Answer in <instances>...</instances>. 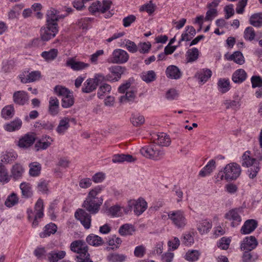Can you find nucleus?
Segmentation results:
<instances>
[{"mask_svg": "<svg viewBox=\"0 0 262 262\" xmlns=\"http://www.w3.org/2000/svg\"><path fill=\"white\" fill-rule=\"evenodd\" d=\"M57 226L54 223H50L45 226L43 231L39 233V236L41 238L49 236L54 234L57 231Z\"/></svg>", "mask_w": 262, "mask_h": 262, "instance_id": "nucleus-24", "label": "nucleus"}, {"mask_svg": "<svg viewBox=\"0 0 262 262\" xmlns=\"http://www.w3.org/2000/svg\"><path fill=\"white\" fill-rule=\"evenodd\" d=\"M17 156L13 152H8L1 156V162L2 163H11L15 161Z\"/></svg>", "mask_w": 262, "mask_h": 262, "instance_id": "nucleus-40", "label": "nucleus"}, {"mask_svg": "<svg viewBox=\"0 0 262 262\" xmlns=\"http://www.w3.org/2000/svg\"><path fill=\"white\" fill-rule=\"evenodd\" d=\"M141 77L142 79L146 83H149L154 81L156 78V74L155 72L152 71H148L143 72L141 73Z\"/></svg>", "mask_w": 262, "mask_h": 262, "instance_id": "nucleus-35", "label": "nucleus"}, {"mask_svg": "<svg viewBox=\"0 0 262 262\" xmlns=\"http://www.w3.org/2000/svg\"><path fill=\"white\" fill-rule=\"evenodd\" d=\"M130 120L132 124L135 126H140L145 122L144 116L139 114H132Z\"/></svg>", "mask_w": 262, "mask_h": 262, "instance_id": "nucleus-41", "label": "nucleus"}, {"mask_svg": "<svg viewBox=\"0 0 262 262\" xmlns=\"http://www.w3.org/2000/svg\"><path fill=\"white\" fill-rule=\"evenodd\" d=\"M58 50L55 49H51L49 51H44L41 53L42 57L46 60L54 59L57 56Z\"/></svg>", "mask_w": 262, "mask_h": 262, "instance_id": "nucleus-46", "label": "nucleus"}, {"mask_svg": "<svg viewBox=\"0 0 262 262\" xmlns=\"http://www.w3.org/2000/svg\"><path fill=\"white\" fill-rule=\"evenodd\" d=\"M35 140L34 135H26L24 137L19 139L18 145L20 148H27L31 146Z\"/></svg>", "mask_w": 262, "mask_h": 262, "instance_id": "nucleus-20", "label": "nucleus"}, {"mask_svg": "<svg viewBox=\"0 0 262 262\" xmlns=\"http://www.w3.org/2000/svg\"><path fill=\"white\" fill-rule=\"evenodd\" d=\"M112 90L110 85L103 83L101 85L97 92V96L99 99H103L105 96H108Z\"/></svg>", "mask_w": 262, "mask_h": 262, "instance_id": "nucleus-32", "label": "nucleus"}, {"mask_svg": "<svg viewBox=\"0 0 262 262\" xmlns=\"http://www.w3.org/2000/svg\"><path fill=\"white\" fill-rule=\"evenodd\" d=\"M14 102L19 105H24L29 100L27 93L24 91L14 92L13 96Z\"/></svg>", "mask_w": 262, "mask_h": 262, "instance_id": "nucleus-17", "label": "nucleus"}, {"mask_svg": "<svg viewBox=\"0 0 262 262\" xmlns=\"http://www.w3.org/2000/svg\"><path fill=\"white\" fill-rule=\"evenodd\" d=\"M54 90L56 95L58 96H61L62 98L67 96V95L71 93L68 89L61 85H56Z\"/></svg>", "mask_w": 262, "mask_h": 262, "instance_id": "nucleus-50", "label": "nucleus"}, {"mask_svg": "<svg viewBox=\"0 0 262 262\" xmlns=\"http://www.w3.org/2000/svg\"><path fill=\"white\" fill-rule=\"evenodd\" d=\"M257 227V222L253 219L246 221L241 228V233L242 234H248L253 232Z\"/></svg>", "mask_w": 262, "mask_h": 262, "instance_id": "nucleus-15", "label": "nucleus"}, {"mask_svg": "<svg viewBox=\"0 0 262 262\" xmlns=\"http://www.w3.org/2000/svg\"><path fill=\"white\" fill-rule=\"evenodd\" d=\"M215 168V165H206L199 172L201 177H205L209 175Z\"/></svg>", "mask_w": 262, "mask_h": 262, "instance_id": "nucleus-53", "label": "nucleus"}, {"mask_svg": "<svg viewBox=\"0 0 262 262\" xmlns=\"http://www.w3.org/2000/svg\"><path fill=\"white\" fill-rule=\"evenodd\" d=\"M225 217L228 220L231 221V226L235 227L238 225L242 221V219L238 210L236 209H232L225 214Z\"/></svg>", "mask_w": 262, "mask_h": 262, "instance_id": "nucleus-12", "label": "nucleus"}, {"mask_svg": "<svg viewBox=\"0 0 262 262\" xmlns=\"http://www.w3.org/2000/svg\"><path fill=\"white\" fill-rule=\"evenodd\" d=\"M112 2L108 0H103L102 3H100V7L99 8L100 12L104 13L108 11L111 8Z\"/></svg>", "mask_w": 262, "mask_h": 262, "instance_id": "nucleus-64", "label": "nucleus"}, {"mask_svg": "<svg viewBox=\"0 0 262 262\" xmlns=\"http://www.w3.org/2000/svg\"><path fill=\"white\" fill-rule=\"evenodd\" d=\"M250 23L254 27H260L262 25V16L260 13H255L250 18Z\"/></svg>", "mask_w": 262, "mask_h": 262, "instance_id": "nucleus-45", "label": "nucleus"}, {"mask_svg": "<svg viewBox=\"0 0 262 262\" xmlns=\"http://www.w3.org/2000/svg\"><path fill=\"white\" fill-rule=\"evenodd\" d=\"M106 258L109 262H123L126 260V256L122 254L112 253L109 254Z\"/></svg>", "mask_w": 262, "mask_h": 262, "instance_id": "nucleus-33", "label": "nucleus"}, {"mask_svg": "<svg viewBox=\"0 0 262 262\" xmlns=\"http://www.w3.org/2000/svg\"><path fill=\"white\" fill-rule=\"evenodd\" d=\"M229 59L233 60L235 62L239 64H243L245 62V59L243 54L239 51H236L232 54Z\"/></svg>", "mask_w": 262, "mask_h": 262, "instance_id": "nucleus-48", "label": "nucleus"}, {"mask_svg": "<svg viewBox=\"0 0 262 262\" xmlns=\"http://www.w3.org/2000/svg\"><path fill=\"white\" fill-rule=\"evenodd\" d=\"M22 122L20 119H17L7 124L5 126V129L8 132H13L17 130L21 127Z\"/></svg>", "mask_w": 262, "mask_h": 262, "instance_id": "nucleus-37", "label": "nucleus"}, {"mask_svg": "<svg viewBox=\"0 0 262 262\" xmlns=\"http://www.w3.org/2000/svg\"><path fill=\"white\" fill-rule=\"evenodd\" d=\"M247 77V74L245 71L240 69L236 70L232 74V80L236 83H241L244 82Z\"/></svg>", "mask_w": 262, "mask_h": 262, "instance_id": "nucleus-22", "label": "nucleus"}, {"mask_svg": "<svg viewBox=\"0 0 262 262\" xmlns=\"http://www.w3.org/2000/svg\"><path fill=\"white\" fill-rule=\"evenodd\" d=\"M59 12L54 8H51L46 13L47 25L52 26H58L57 21L59 20Z\"/></svg>", "mask_w": 262, "mask_h": 262, "instance_id": "nucleus-10", "label": "nucleus"}, {"mask_svg": "<svg viewBox=\"0 0 262 262\" xmlns=\"http://www.w3.org/2000/svg\"><path fill=\"white\" fill-rule=\"evenodd\" d=\"M200 253L197 250H191L188 251L185 255V259L190 261H194L198 259Z\"/></svg>", "mask_w": 262, "mask_h": 262, "instance_id": "nucleus-54", "label": "nucleus"}, {"mask_svg": "<svg viewBox=\"0 0 262 262\" xmlns=\"http://www.w3.org/2000/svg\"><path fill=\"white\" fill-rule=\"evenodd\" d=\"M65 255L64 251L53 250L49 252L47 256L49 262H57L63 258Z\"/></svg>", "mask_w": 262, "mask_h": 262, "instance_id": "nucleus-25", "label": "nucleus"}, {"mask_svg": "<svg viewBox=\"0 0 262 262\" xmlns=\"http://www.w3.org/2000/svg\"><path fill=\"white\" fill-rule=\"evenodd\" d=\"M125 70L124 67L119 66H112L110 68L109 71L110 72L116 76L114 78L111 79L112 81H118L121 78V75L124 73Z\"/></svg>", "mask_w": 262, "mask_h": 262, "instance_id": "nucleus-30", "label": "nucleus"}, {"mask_svg": "<svg viewBox=\"0 0 262 262\" xmlns=\"http://www.w3.org/2000/svg\"><path fill=\"white\" fill-rule=\"evenodd\" d=\"M75 121V119L63 117L59 120V124L56 129L59 135H63L69 128L70 121Z\"/></svg>", "mask_w": 262, "mask_h": 262, "instance_id": "nucleus-14", "label": "nucleus"}, {"mask_svg": "<svg viewBox=\"0 0 262 262\" xmlns=\"http://www.w3.org/2000/svg\"><path fill=\"white\" fill-rule=\"evenodd\" d=\"M231 242V239L229 238L226 237H222L217 243L219 248L223 250H227L228 249Z\"/></svg>", "mask_w": 262, "mask_h": 262, "instance_id": "nucleus-55", "label": "nucleus"}, {"mask_svg": "<svg viewBox=\"0 0 262 262\" xmlns=\"http://www.w3.org/2000/svg\"><path fill=\"white\" fill-rule=\"evenodd\" d=\"M95 82V83L97 84V86L103 82L106 81H112L111 77L110 75H107L104 76L102 74H96L95 75L93 78H92Z\"/></svg>", "mask_w": 262, "mask_h": 262, "instance_id": "nucleus-44", "label": "nucleus"}, {"mask_svg": "<svg viewBox=\"0 0 262 262\" xmlns=\"http://www.w3.org/2000/svg\"><path fill=\"white\" fill-rule=\"evenodd\" d=\"M23 198L28 199L33 195V191L31 185L27 182L21 183L19 185Z\"/></svg>", "mask_w": 262, "mask_h": 262, "instance_id": "nucleus-23", "label": "nucleus"}, {"mask_svg": "<svg viewBox=\"0 0 262 262\" xmlns=\"http://www.w3.org/2000/svg\"><path fill=\"white\" fill-rule=\"evenodd\" d=\"M153 138L156 143L160 146H168L171 142L169 136L164 133L155 134Z\"/></svg>", "mask_w": 262, "mask_h": 262, "instance_id": "nucleus-16", "label": "nucleus"}, {"mask_svg": "<svg viewBox=\"0 0 262 262\" xmlns=\"http://www.w3.org/2000/svg\"><path fill=\"white\" fill-rule=\"evenodd\" d=\"M75 260L77 262H93L90 259V255L88 251L77 255Z\"/></svg>", "mask_w": 262, "mask_h": 262, "instance_id": "nucleus-58", "label": "nucleus"}, {"mask_svg": "<svg viewBox=\"0 0 262 262\" xmlns=\"http://www.w3.org/2000/svg\"><path fill=\"white\" fill-rule=\"evenodd\" d=\"M212 227V224L207 220H203L198 225V230L201 234L208 232Z\"/></svg>", "mask_w": 262, "mask_h": 262, "instance_id": "nucleus-38", "label": "nucleus"}, {"mask_svg": "<svg viewBox=\"0 0 262 262\" xmlns=\"http://www.w3.org/2000/svg\"><path fill=\"white\" fill-rule=\"evenodd\" d=\"M18 201V198L17 194L15 193H12L7 197L5 204L7 207H11L17 204Z\"/></svg>", "mask_w": 262, "mask_h": 262, "instance_id": "nucleus-47", "label": "nucleus"}, {"mask_svg": "<svg viewBox=\"0 0 262 262\" xmlns=\"http://www.w3.org/2000/svg\"><path fill=\"white\" fill-rule=\"evenodd\" d=\"M126 49L130 53H136L138 50V47L134 42L128 39H125L123 41Z\"/></svg>", "mask_w": 262, "mask_h": 262, "instance_id": "nucleus-52", "label": "nucleus"}, {"mask_svg": "<svg viewBox=\"0 0 262 262\" xmlns=\"http://www.w3.org/2000/svg\"><path fill=\"white\" fill-rule=\"evenodd\" d=\"M112 161L113 163H134L139 162L136 156L124 154H118L113 155Z\"/></svg>", "mask_w": 262, "mask_h": 262, "instance_id": "nucleus-7", "label": "nucleus"}, {"mask_svg": "<svg viewBox=\"0 0 262 262\" xmlns=\"http://www.w3.org/2000/svg\"><path fill=\"white\" fill-rule=\"evenodd\" d=\"M156 8V4L152 3V1H150L149 3L141 6L139 10L141 12L146 11L149 15H150L154 12Z\"/></svg>", "mask_w": 262, "mask_h": 262, "instance_id": "nucleus-43", "label": "nucleus"}, {"mask_svg": "<svg viewBox=\"0 0 262 262\" xmlns=\"http://www.w3.org/2000/svg\"><path fill=\"white\" fill-rule=\"evenodd\" d=\"M140 153L144 157L155 160L159 159L164 154L161 148L154 144L142 147L140 149Z\"/></svg>", "mask_w": 262, "mask_h": 262, "instance_id": "nucleus-2", "label": "nucleus"}, {"mask_svg": "<svg viewBox=\"0 0 262 262\" xmlns=\"http://www.w3.org/2000/svg\"><path fill=\"white\" fill-rule=\"evenodd\" d=\"M41 169L40 165H31L29 169V174L32 177L38 176L40 173Z\"/></svg>", "mask_w": 262, "mask_h": 262, "instance_id": "nucleus-60", "label": "nucleus"}, {"mask_svg": "<svg viewBox=\"0 0 262 262\" xmlns=\"http://www.w3.org/2000/svg\"><path fill=\"white\" fill-rule=\"evenodd\" d=\"M11 177V175H9L5 165H0V182L3 184L7 183L9 182Z\"/></svg>", "mask_w": 262, "mask_h": 262, "instance_id": "nucleus-39", "label": "nucleus"}, {"mask_svg": "<svg viewBox=\"0 0 262 262\" xmlns=\"http://www.w3.org/2000/svg\"><path fill=\"white\" fill-rule=\"evenodd\" d=\"M14 115V107L13 105L6 106L2 111V115L5 118H11Z\"/></svg>", "mask_w": 262, "mask_h": 262, "instance_id": "nucleus-51", "label": "nucleus"}, {"mask_svg": "<svg viewBox=\"0 0 262 262\" xmlns=\"http://www.w3.org/2000/svg\"><path fill=\"white\" fill-rule=\"evenodd\" d=\"M212 72L210 70L206 69L198 71L194 75V77L199 80L201 84L205 83L211 76Z\"/></svg>", "mask_w": 262, "mask_h": 262, "instance_id": "nucleus-18", "label": "nucleus"}, {"mask_svg": "<svg viewBox=\"0 0 262 262\" xmlns=\"http://www.w3.org/2000/svg\"><path fill=\"white\" fill-rule=\"evenodd\" d=\"M71 250L79 254L88 251V247L85 242L81 240L73 242L70 245Z\"/></svg>", "mask_w": 262, "mask_h": 262, "instance_id": "nucleus-13", "label": "nucleus"}, {"mask_svg": "<svg viewBox=\"0 0 262 262\" xmlns=\"http://www.w3.org/2000/svg\"><path fill=\"white\" fill-rule=\"evenodd\" d=\"M24 172V169L20 165H13L11 169V177L15 180L20 179Z\"/></svg>", "mask_w": 262, "mask_h": 262, "instance_id": "nucleus-34", "label": "nucleus"}, {"mask_svg": "<svg viewBox=\"0 0 262 262\" xmlns=\"http://www.w3.org/2000/svg\"><path fill=\"white\" fill-rule=\"evenodd\" d=\"M246 167L248 168L247 170V173L249 175V177L253 179L254 178L257 174L258 171L259 170V167L255 166V165H245Z\"/></svg>", "mask_w": 262, "mask_h": 262, "instance_id": "nucleus-57", "label": "nucleus"}, {"mask_svg": "<svg viewBox=\"0 0 262 262\" xmlns=\"http://www.w3.org/2000/svg\"><path fill=\"white\" fill-rule=\"evenodd\" d=\"M129 58V55L125 50L117 49L114 50L109 62L116 64H122L126 62Z\"/></svg>", "mask_w": 262, "mask_h": 262, "instance_id": "nucleus-4", "label": "nucleus"}, {"mask_svg": "<svg viewBox=\"0 0 262 262\" xmlns=\"http://www.w3.org/2000/svg\"><path fill=\"white\" fill-rule=\"evenodd\" d=\"M135 231L134 226L129 224H124L120 226L119 229V233L122 236L132 235Z\"/></svg>", "mask_w": 262, "mask_h": 262, "instance_id": "nucleus-31", "label": "nucleus"}, {"mask_svg": "<svg viewBox=\"0 0 262 262\" xmlns=\"http://www.w3.org/2000/svg\"><path fill=\"white\" fill-rule=\"evenodd\" d=\"M219 91L222 93H225L230 90V81L228 79L220 78L217 82Z\"/></svg>", "mask_w": 262, "mask_h": 262, "instance_id": "nucleus-28", "label": "nucleus"}, {"mask_svg": "<svg viewBox=\"0 0 262 262\" xmlns=\"http://www.w3.org/2000/svg\"><path fill=\"white\" fill-rule=\"evenodd\" d=\"M67 65L73 70L79 71L87 68L89 64L81 61H76L73 59H71L67 61Z\"/></svg>", "mask_w": 262, "mask_h": 262, "instance_id": "nucleus-26", "label": "nucleus"}, {"mask_svg": "<svg viewBox=\"0 0 262 262\" xmlns=\"http://www.w3.org/2000/svg\"><path fill=\"white\" fill-rule=\"evenodd\" d=\"M226 108L238 109L240 106L239 100H226L225 102Z\"/></svg>", "mask_w": 262, "mask_h": 262, "instance_id": "nucleus-63", "label": "nucleus"}, {"mask_svg": "<svg viewBox=\"0 0 262 262\" xmlns=\"http://www.w3.org/2000/svg\"><path fill=\"white\" fill-rule=\"evenodd\" d=\"M57 27L47 25V27L41 28L40 29L41 39L44 41H47L54 37L58 32Z\"/></svg>", "mask_w": 262, "mask_h": 262, "instance_id": "nucleus-6", "label": "nucleus"}, {"mask_svg": "<svg viewBox=\"0 0 262 262\" xmlns=\"http://www.w3.org/2000/svg\"><path fill=\"white\" fill-rule=\"evenodd\" d=\"M252 88H260L262 86V78L259 76H253L251 78Z\"/></svg>", "mask_w": 262, "mask_h": 262, "instance_id": "nucleus-61", "label": "nucleus"}, {"mask_svg": "<svg viewBox=\"0 0 262 262\" xmlns=\"http://www.w3.org/2000/svg\"><path fill=\"white\" fill-rule=\"evenodd\" d=\"M168 219L178 228H184L187 224L184 212L181 210L170 211L167 214Z\"/></svg>", "mask_w": 262, "mask_h": 262, "instance_id": "nucleus-3", "label": "nucleus"}, {"mask_svg": "<svg viewBox=\"0 0 262 262\" xmlns=\"http://www.w3.org/2000/svg\"><path fill=\"white\" fill-rule=\"evenodd\" d=\"M74 98L71 93L62 99L61 105L64 108H69L74 104Z\"/></svg>", "mask_w": 262, "mask_h": 262, "instance_id": "nucleus-49", "label": "nucleus"}, {"mask_svg": "<svg viewBox=\"0 0 262 262\" xmlns=\"http://www.w3.org/2000/svg\"><path fill=\"white\" fill-rule=\"evenodd\" d=\"M262 156L260 152L254 151V157L250 151H245L242 157V164H254L261 160Z\"/></svg>", "mask_w": 262, "mask_h": 262, "instance_id": "nucleus-9", "label": "nucleus"}, {"mask_svg": "<svg viewBox=\"0 0 262 262\" xmlns=\"http://www.w3.org/2000/svg\"><path fill=\"white\" fill-rule=\"evenodd\" d=\"M258 242L255 236H250L245 237L241 244L242 250L252 251L257 246Z\"/></svg>", "mask_w": 262, "mask_h": 262, "instance_id": "nucleus-8", "label": "nucleus"}, {"mask_svg": "<svg viewBox=\"0 0 262 262\" xmlns=\"http://www.w3.org/2000/svg\"><path fill=\"white\" fill-rule=\"evenodd\" d=\"M166 74L167 77L173 79H178L182 76V72L176 66H168L166 70Z\"/></svg>", "mask_w": 262, "mask_h": 262, "instance_id": "nucleus-19", "label": "nucleus"}, {"mask_svg": "<svg viewBox=\"0 0 262 262\" xmlns=\"http://www.w3.org/2000/svg\"><path fill=\"white\" fill-rule=\"evenodd\" d=\"M255 36V31L251 27L246 28L244 31V38L246 40L251 41L254 39Z\"/></svg>", "mask_w": 262, "mask_h": 262, "instance_id": "nucleus-56", "label": "nucleus"}, {"mask_svg": "<svg viewBox=\"0 0 262 262\" xmlns=\"http://www.w3.org/2000/svg\"><path fill=\"white\" fill-rule=\"evenodd\" d=\"M59 102L57 98L51 97L49 102V113L52 116H55L59 113Z\"/></svg>", "mask_w": 262, "mask_h": 262, "instance_id": "nucleus-21", "label": "nucleus"}, {"mask_svg": "<svg viewBox=\"0 0 262 262\" xmlns=\"http://www.w3.org/2000/svg\"><path fill=\"white\" fill-rule=\"evenodd\" d=\"M195 30L192 26H187L186 28L185 32L181 35V38L179 41V44L180 45L181 41L190 40L195 36Z\"/></svg>", "mask_w": 262, "mask_h": 262, "instance_id": "nucleus-27", "label": "nucleus"}, {"mask_svg": "<svg viewBox=\"0 0 262 262\" xmlns=\"http://www.w3.org/2000/svg\"><path fill=\"white\" fill-rule=\"evenodd\" d=\"M239 165H226L224 168L225 178L226 180L236 179L241 173Z\"/></svg>", "mask_w": 262, "mask_h": 262, "instance_id": "nucleus-5", "label": "nucleus"}, {"mask_svg": "<svg viewBox=\"0 0 262 262\" xmlns=\"http://www.w3.org/2000/svg\"><path fill=\"white\" fill-rule=\"evenodd\" d=\"M103 188L102 186L98 185L92 189L82 204V206L84 209L79 208L75 212V218L79 220L86 229H89L91 226L90 214L97 213L102 204L103 199L96 196L101 192Z\"/></svg>", "mask_w": 262, "mask_h": 262, "instance_id": "nucleus-1", "label": "nucleus"}, {"mask_svg": "<svg viewBox=\"0 0 262 262\" xmlns=\"http://www.w3.org/2000/svg\"><path fill=\"white\" fill-rule=\"evenodd\" d=\"M199 51L196 48L188 50L186 52L187 62H191L195 61L199 57Z\"/></svg>", "mask_w": 262, "mask_h": 262, "instance_id": "nucleus-36", "label": "nucleus"}, {"mask_svg": "<svg viewBox=\"0 0 262 262\" xmlns=\"http://www.w3.org/2000/svg\"><path fill=\"white\" fill-rule=\"evenodd\" d=\"M84 85L85 86L82 88V91L83 93H91L97 88V84L95 83L94 81L92 78L88 79Z\"/></svg>", "mask_w": 262, "mask_h": 262, "instance_id": "nucleus-42", "label": "nucleus"}, {"mask_svg": "<svg viewBox=\"0 0 262 262\" xmlns=\"http://www.w3.org/2000/svg\"><path fill=\"white\" fill-rule=\"evenodd\" d=\"M130 208H133L134 211L137 215L142 214L147 207V204L144 199L139 198L137 201H134Z\"/></svg>", "mask_w": 262, "mask_h": 262, "instance_id": "nucleus-11", "label": "nucleus"}, {"mask_svg": "<svg viewBox=\"0 0 262 262\" xmlns=\"http://www.w3.org/2000/svg\"><path fill=\"white\" fill-rule=\"evenodd\" d=\"M36 127L47 130H52L54 127L53 123L49 121H43L41 122H36L35 125Z\"/></svg>", "mask_w": 262, "mask_h": 262, "instance_id": "nucleus-59", "label": "nucleus"}, {"mask_svg": "<svg viewBox=\"0 0 262 262\" xmlns=\"http://www.w3.org/2000/svg\"><path fill=\"white\" fill-rule=\"evenodd\" d=\"M86 241L89 245L95 247L99 246L103 243L101 237L94 234L89 235L86 238Z\"/></svg>", "mask_w": 262, "mask_h": 262, "instance_id": "nucleus-29", "label": "nucleus"}, {"mask_svg": "<svg viewBox=\"0 0 262 262\" xmlns=\"http://www.w3.org/2000/svg\"><path fill=\"white\" fill-rule=\"evenodd\" d=\"M135 95L133 91H127L125 95L120 97V101L121 102L131 101L134 100Z\"/></svg>", "mask_w": 262, "mask_h": 262, "instance_id": "nucleus-62", "label": "nucleus"}]
</instances>
